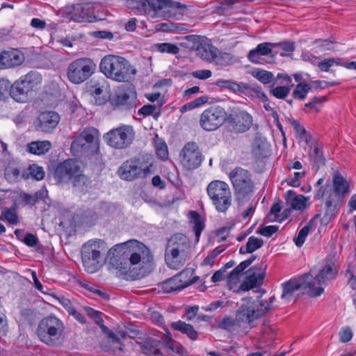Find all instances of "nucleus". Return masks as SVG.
Wrapping results in <instances>:
<instances>
[{"label": "nucleus", "instance_id": "obj_20", "mask_svg": "<svg viewBox=\"0 0 356 356\" xmlns=\"http://www.w3.org/2000/svg\"><path fill=\"white\" fill-rule=\"evenodd\" d=\"M95 129H85L72 143V147L81 148L83 151L96 152L99 143Z\"/></svg>", "mask_w": 356, "mask_h": 356}, {"label": "nucleus", "instance_id": "obj_48", "mask_svg": "<svg viewBox=\"0 0 356 356\" xmlns=\"http://www.w3.org/2000/svg\"><path fill=\"white\" fill-rule=\"evenodd\" d=\"M185 40L186 42H183L184 46L192 49H195L199 45V43L204 40L200 36L196 35H186Z\"/></svg>", "mask_w": 356, "mask_h": 356}, {"label": "nucleus", "instance_id": "obj_57", "mask_svg": "<svg viewBox=\"0 0 356 356\" xmlns=\"http://www.w3.org/2000/svg\"><path fill=\"white\" fill-rule=\"evenodd\" d=\"M277 230H278L277 227L274 226V225H269V226L261 227L260 229H259L257 231V233L259 234L262 236H266V237H270L273 234L277 232Z\"/></svg>", "mask_w": 356, "mask_h": 356}, {"label": "nucleus", "instance_id": "obj_10", "mask_svg": "<svg viewBox=\"0 0 356 356\" xmlns=\"http://www.w3.org/2000/svg\"><path fill=\"white\" fill-rule=\"evenodd\" d=\"M97 65L90 58L83 57L72 60L67 66V79L74 84H81L95 72Z\"/></svg>", "mask_w": 356, "mask_h": 356}, {"label": "nucleus", "instance_id": "obj_54", "mask_svg": "<svg viewBox=\"0 0 356 356\" xmlns=\"http://www.w3.org/2000/svg\"><path fill=\"white\" fill-rule=\"evenodd\" d=\"M287 122L293 128L296 137L306 130L304 126L302 125L298 120L293 118H289L287 119Z\"/></svg>", "mask_w": 356, "mask_h": 356}, {"label": "nucleus", "instance_id": "obj_14", "mask_svg": "<svg viewBox=\"0 0 356 356\" xmlns=\"http://www.w3.org/2000/svg\"><path fill=\"white\" fill-rule=\"evenodd\" d=\"M134 136L135 133L131 126L123 125L111 129L104 135V138L111 147L123 149L131 144Z\"/></svg>", "mask_w": 356, "mask_h": 356}, {"label": "nucleus", "instance_id": "obj_16", "mask_svg": "<svg viewBox=\"0 0 356 356\" xmlns=\"http://www.w3.org/2000/svg\"><path fill=\"white\" fill-rule=\"evenodd\" d=\"M225 117L226 112L222 107L211 106L201 114L200 124L206 131H214L224 123Z\"/></svg>", "mask_w": 356, "mask_h": 356}, {"label": "nucleus", "instance_id": "obj_33", "mask_svg": "<svg viewBox=\"0 0 356 356\" xmlns=\"http://www.w3.org/2000/svg\"><path fill=\"white\" fill-rule=\"evenodd\" d=\"M108 335L107 343L108 345H102V347L106 351H112L116 353L122 350V344L120 339L113 332L108 330V332H105Z\"/></svg>", "mask_w": 356, "mask_h": 356}, {"label": "nucleus", "instance_id": "obj_17", "mask_svg": "<svg viewBox=\"0 0 356 356\" xmlns=\"http://www.w3.org/2000/svg\"><path fill=\"white\" fill-rule=\"evenodd\" d=\"M195 50L199 57L216 65H222L224 64V61L229 60L232 58L229 54L220 52L216 47L204 40L199 43Z\"/></svg>", "mask_w": 356, "mask_h": 356}, {"label": "nucleus", "instance_id": "obj_28", "mask_svg": "<svg viewBox=\"0 0 356 356\" xmlns=\"http://www.w3.org/2000/svg\"><path fill=\"white\" fill-rule=\"evenodd\" d=\"M186 6L178 1L172 0H161V11L165 17H175L177 14H182Z\"/></svg>", "mask_w": 356, "mask_h": 356}, {"label": "nucleus", "instance_id": "obj_27", "mask_svg": "<svg viewBox=\"0 0 356 356\" xmlns=\"http://www.w3.org/2000/svg\"><path fill=\"white\" fill-rule=\"evenodd\" d=\"M276 44L271 42H263L259 44L256 48L250 50L248 55V60L255 64L264 63L262 56H268L272 53L273 47H275Z\"/></svg>", "mask_w": 356, "mask_h": 356}, {"label": "nucleus", "instance_id": "obj_46", "mask_svg": "<svg viewBox=\"0 0 356 356\" xmlns=\"http://www.w3.org/2000/svg\"><path fill=\"white\" fill-rule=\"evenodd\" d=\"M155 149L158 157L162 160H165L168 157V151L166 144L161 140H157L155 143Z\"/></svg>", "mask_w": 356, "mask_h": 356}, {"label": "nucleus", "instance_id": "obj_35", "mask_svg": "<svg viewBox=\"0 0 356 356\" xmlns=\"http://www.w3.org/2000/svg\"><path fill=\"white\" fill-rule=\"evenodd\" d=\"M189 216L191 218L190 222L193 225V231L197 238V241H198L199 237L204 228V222L200 214L196 211H191L189 212Z\"/></svg>", "mask_w": 356, "mask_h": 356}, {"label": "nucleus", "instance_id": "obj_55", "mask_svg": "<svg viewBox=\"0 0 356 356\" xmlns=\"http://www.w3.org/2000/svg\"><path fill=\"white\" fill-rule=\"evenodd\" d=\"M252 154L256 161L260 160L265 157L264 155V146L254 143L252 147Z\"/></svg>", "mask_w": 356, "mask_h": 356}, {"label": "nucleus", "instance_id": "obj_42", "mask_svg": "<svg viewBox=\"0 0 356 356\" xmlns=\"http://www.w3.org/2000/svg\"><path fill=\"white\" fill-rule=\"evenodd\" d=\"M254 76L264 84H268L273 81L274 79L273 74L266 70L254 71Z\"/></svg>", "mask_w": 356, "mask_h": 356}, {"label": "nucleus", "instance_id": "obj_2", "mask_svg": "<svg viewBox=\"0 0 356 356\" xmlns=\"http://www.w3.org/2000/svg\"><path fill=\"white\" fill-rule=\"evenodd\" d=\"M323 179H319L315 184L314 198L325 200V211L324 213H317L313 220L319 219L321 225H327L335 216L338 202L349 192V184L339 173L333 176V184H326L323 186Z\"/></svg>", "mask_w": 356, "mask_h": 356}, {"label": "nucleus", "instance_id": "obj_52", "mask_svg": "<svg viewBox=\"0 0 356 356\" xmlns=\"http://www.w3.org/2000/svg\"><path fill=\"white\" fill-rule=\"evenodd\" d=\"M161 288L165 293H170L181 289L176 284V279H170L161 284Z\"/></svg>", "mask_w": 356, "mask_h": 356}, {"label": "nucleus", "instance_id": "obj_1", "mask_svg": "<svg viewBox=\"0 0 356 356\" xmlns=\"http://www.w3.org/2000/svg\"><path fill=\"white\" fill-rule=\"evenodd\" d=\"M108 264L122 273H126L131 265H138L147 270L152 266L154 257L149 249L137 240H129L111 248L107 254Z\"/></svg>", "mask_w": 356, "mask_h": 356}, {"label": "nucleus", "instance_id": "obj_51", "mask_svg": "<svg viewBox=\"0 0 356 356\" xmlns=\"http://www.w3.org/2000/svg\"><path fill=\"white\" fill-rule=\"evenodd\" d=\"M290 90L289 86H277L271 90V93L278 99H284L289 95Z\"/></svg>", "mask_w": 356, "mask_h": 356}, {"label": "nucleus", "instance_id": "obj_22", "mask_svg": "<svg viewBox=\"0 0 356 356\" xmlns=\"http://www.w3.org/2000/svg\"><path fill=\"white\" fill-rule=\"evenodd\" d=\"M25 60L23 52L17 49L8 48L0 51V69H10L21 65Z\"/></svg>", "mask_w": 356, "mask_h": 356}, {"label": "nucleus", "instance_id": "obj_50", "mask_svg": "<svg viewBox=\"0 0 356 356\" xmlns=\"http://www.w3.org/2000/svg\"><path fill=\"white\" fill-rule=\"evenodd\" d=\"M309 225L303 227L298 232V236L294 238V242L298 247H301L305 243V238L309 232Z\"/></svg>", "mask_w": 356, "mask_h": 356}, {"label": "nucleus", "instance_id": "obj_6", "mask_svg": "<svg viewBox=\"0 0 356 356\" xmlns=\"http://www.w3.org/2000/svg\"><path fill=\"white\" fill-rule=\"evenodd\" d=\"M282 286L283 291L281 298L285 302L294 300L296 292L300 289H307V294L312 298L321 296L324 291V288L315 286V282L312 281V276L306 274L302 277L291 279L283 283Z\"/></svg>", "mask_w": 356, "mask_h": 356}, {"label": "nucleus", "instance_id": "obj_61", "mask_svg": "<svg viewBox=\"0 0 356 356\" xmlns=\"http://www.w3.org/2000/svg\"><path fill=\"white\" fill-rule=\"evenodd\" d=\"M12 85L6 79L0 80V99L4 97V95L11 90Z\"/></svg>", "mask_w": 356, "mask_h": 356}, {"label": "nucleus", "instance_id": "obj_26", "mask_svg": "<svg viewBox=\"0 0 356 356\" xmlns=\"http://www.w3.org/2000/svg\"><path fill=\"white\" fill-rule=\"evenodd\" d=\"M121 179L127 181H133L140 176V161L131 159L122 163L118 170Z\"/></svg>", "mask_w": 356, "mask_h": 356}, {"label": "nucleus", "instance_id": "obj_5", "mask_svg": "<svg viewBox=\"0 0 356 356\" xmlns=\"http://www.w3.org/2000/svg\"><path fill=\"white\" fill-rule=\"evenodd\" d=\"M99 70L106 77L118 82L127 81L136 74V70L127 60L113 54L106 55L102 58Z\"/></svg>", "mask_w": 356, "mask_h": 356}, {"label": "nucleus", "instance_id": "obj_29", "mask_svg": "<svg viewBox=\"0 0 356 356\" xmlns=\"http://www.w3.org/2000/svg\"><path fill=\"white\" fill-rule=\"evenodd\" d=\"M5 178L10 183H15L20 181L22 179H29V174L26 172L25 169H21L15 165H8L5 169Z\"/></svg>", "mask_w": 356, "mask_h": 356}, {"label": "nucleus", "instance_id": "obj_8", "mask_svg": "<svg viewBox=\"0 0 356 356\" xmlns=\"http://www.w3.org/2000/svg\"><path fill=\"white\" fill-rule=\"evenodd\" d=\"M107 248L106 242L101 239L90 240L82 245L81 259L88 273H93L99 269Z\"/></svg>", "mask_w": 356, "mask_h": 356}, {"label": "nucleus", "instance_id": "obj_30", "mask_svg": "<svg viewBox=\"0 0 356 356\" xmlns=\"http://www.w3.org/2000/svg\"><path fill=\"white\" fill-rule=\"evenodd\" d=\"M141 3L142 10H138L140 14H145L154 18L161 11V0H144Z\"/></svg>", "mask_w": 356, "mask_h": 356}, {"label": "nucleus", "instance_id": "obj_37", "mask_svg": "<svg viewBox=\"0 0 356 356\" xmlns=\"http://www.w3.org/2000/svg\"><path fill=\"white\" fill-rule=\"evenodd\" d=\"M0 220H6L10 225L19 223V218L15 207L11 208L4 207L2 209Z\"/></svg>", "mask_w": 356, "mask_h": 356}, {"label": "nucleus", "instance_id": "obj_62", "mask_svg": "<svg viewBox=\"0 0 356 356\" xmlns=\"http://www.w3.org/2000/svg\"><path fill=\"white\" fill-rule=\"evenodd\" d=\"M211 72L209 70H201L193 72L192 75L193 77L199 79H207L211 76Z\"/></svg>", "mask_w": 356, "mask_h": 356}, {"label": "nucleus", "instance_id": "obj_7", "mask_svg": "<svg viewBox=\"0 0 356 356\" xmlns=\"http://www.w3.org/2000/svg\"><path fill=\"white\" fill-rule=\"evenodd\" d=\"M54 177L58 182L67 183L72 181L74 186H82L88 181L83 174L81 162L76 159H69L59 163L54 172Z\"/></svg>", "mask_w": 356, "mask_h": 356}, {"label": "nucleus", "instance_id": "obj_31", "mask_svg": "<svg viewBox=\"0 0 356 356\" xmlns=\"http://www.w3.org/2000/svg\"><path fill=\"white\" fill-rule=\"evenodd\" d=\"M171 327L177 331L181 332L183 334H185L188 336L189 339L191 340H196L198 337V333L193 327L185 323L182 321H178L177 322H173L171 323Z\"/></svg>", "mask_w": 356, "mask_h": 356}, {"label": "nucleus", "instance_id": "obj_4", "mask_svg": "<svg viewBox=\"0 0 356 356\" xmlns=\"http://www.w3.org/2000/svg\"><path fill=\"white\" fill-rule=\"evenodd\" d=\"M65 327L58 317L51 315L43 318L36 328L39 340L50 347H59L65 339Z\"/></svg>", "mask_w": 356, "mask_h": 356}, {"label": "nucleus", "instance_id": "obj_21", "mask_svg": "<svg viewBox=\"0 0 356 356\" xmlns=\"http://www.w3.org/2000/svg\"><path fill=\"white\" fill-rule=\"evenodd\" d=\"M63 16L70 20L76 22H90L92 18V11L89 5L78 3L67 6L63 12Z\"/></svg>", "mask_w": 356, "mask_h": 356}, {"label": "nucleus", "instance_id": "obj_23", "mask_svg": "<svg viewBox=\"0 0 356 356\" xmlns=\"http://www.w3.org/2000/svg\"><path fill=\"white\" fill-rule=\"evenodd\" d=\"M60 115L55 111H44L37 118L35 128L38 131L49 133L58 124Z\"/></svg>", "mask_w": 356, "mask_h": 356}, {"label": "nucleus", "instance_id": "obj_49", "mask_svg": "<svg viewBox=\"0 0 356 356\" xmlns=\"http://www.w3.org/2000/svg\"><path fill=\"white\" fill-rule=\"evenodd\" d=\"M157 49L161 53H169L177 54L179 51V48L171 43H161L156 44Z\"/></svg>", "mask_w": 356, "mask_h": 356}, {"label": "nucleus", "instance_id": "obj_47", "mask_svg": "<svg viewBox=\"0 0 356 356\" xmlns=\"http://www.w3.org/2000/svg\"><path fill=\"white\" fill-rule=\"evenodd\" d=\"M243 271L238 265L234 268L228 277V285L232 289L239 282V275Z\"/></svg>", "mask_w": 356, "mask_h": 356}, {"label": "nucleus", "instance_id": "obj_45", "mask_svg": "<svg viewBox=\"0 0 356 356\" xmlns=\"http://www.w3.org/2000/svg\"><path fill=\"white\" fill-rule=\"evenodd\" d=\"M307 199L302 195L293 197L290 202L291 209L294 210H302L306 206Z\"/></svg>", "mask_w": 356, "mask_h": 356}, {"label": "nucleus", "instance_id": "obj_36", "mask_svg": "<svg viewBox=\"0 0 356 356\" xmlns=\"http://www.w3.org/2000/svg\"><path fill=\"white\" fill-rule=\"evenodd\" d=\"M218 85L229 89L234 92L243 93L248 89V86L243 83H237L231 80H220L218 81Z\"/></svg>", "mask_w": 356, "mask_h": 356}, {"label": "nucleus", "instance_id": "obj_19", "mask_svg": "<svg viewBox=\"0 0 356 356\" xmlns=\"http://www.w3.org/2000/svg\"><path fill=\"white\" fill-rule=\"evenodd\" d=\"M266 266V265L261 264L250 268L245 273V278L241 284L239 289L243 291H246L253 288L260 286L264 282Z\"/></svg>", "mask_w": 356, "mask_h": 356}, {"label": "nucleus", "instance_id": "obj_56", "mask_svg": "<svg viewBox=\"0 0 356 356\" xmlns=\"http://www.w3.org/2000/svg\"><path fill=\"white\" fill-rule=\"evenodd\" d=\"M339 340L342 343H346L351 340L353 338V332L348 327H343L339 333Z\"/></svg>", "mask_w": 356, "mask_h": 356}, {"label": "nucleus", "instance_id": "obj_13", "mask_svg": "<svg viewBox=\"0 0 356 356\" xmlns=\"http://www.w3.org/2000/svg\"><path fill=\"white\" fill-rule=\"evenodd\" d=\"M229 177L238 200L244 199L254 191V184L248 170L236 167L230 171Z\"/></svg>", "mask_w": 356, "mask_h": 356}, {"label": "nucleus", "instance_id": "obj_63", "mask_svg": "<svg viewBox=\"0 0 356 356\" xmlns=\"http://www.w3.org/2000/svg\"><path fill=\"white\" fill-rule=\"evenodd\" d=\"M129 99L130 96L127 92H120L117 95L116 102L119 105L127 106L129 104Z\"/></svg>", "mask_w": 356, "mask_h": 356}, {"label": "nucleus", "instance_id": "obj_12", "mask_svg": "<svg viewBox=\"0 0 356 356\" xmlns=\"http://www.w3.org/2000/svg\"><path fill=\"white\" fill-rule=\"evenodd\" d=\"M270 303L264 300L248 301L238 309L236 316L240 325L254 326V321L263 316L269 309Z\"/></svg>", "mask_w": 356, "mask_h": 356}, {"label": "nucleus", "instance_id": "obj_24", "mask_svg": "<svg viewBox=\"0 0 356 356\" xmlns=\"http://www.w3.org/2000/svg\"><path fill=\"white\" fill-rule=\"evenodd\" d=\"M337 271L338 268L335 264H326L318 273H316L314 269H311L306 275L312 276V281L315 282V286L323 288V286L325 282L333 279Z\"/></svg>", "mask_w": 356, "mask_h": 356}, {"label": "nucleus", "instance_id": "obj_41", "mask_svg": "<svg viewBox=\"0 0 356 356\" xmlns=\"http://www.w3.org/2000/svg\"><path fill=\"white\" fill-rule=\"evenodd\" d=\"M310 90L311 86L309 84L300 83L293 91V96L296 99H304Z\"/></svg>", "mask_w": 356, "mask_h": 356}, {"label": "nucleus", "instance_id": "obj_25", "mask_svg": "<svg viewBox=\"0 0 356 356\" xmlns=\"http://www.w3.org/2000/svg\"><path fill=\"white\" fill-rule=\"evenodd\" d=\"M136 342L140 345L143 352L152 356H163V344L160 341L150 337H136Z\"/></svg>", "mask_w": 356, "mask_h": 356}, {"label": "nucleus", "instance_id": "obj_32", "mask_svg": "<svg viewBox=\"0 0 356 356\" xmlns=\"http://www.w3.org/2000/svg\"><path fill=\"white\" fill-rule=\"evenodd\" d=\"M51 147V143L49 140L33 141L28 144L27 151L36 155L44 154Z\"/></svg>", "mask_w": 356, "mask_h": 356}, {"label": "nucleus", "instance_id": "obj_3", "mask_svg": "<svg viewBox=\"0 0 356 356\" xmlns=\"http://www.w3.org/2000/svg\"><path fill=\"white\" fill-rule=\"evenodd\" d=\"M191 245L187 236L181 234L172 236L168 241L165 260L167 266L175 270L180 269L190 258Z\"/></svg>", "mask_w": 356, "mask_h": 356}, {"label": "nucleus", "instance_id": "obj_53", "mask_svg": "<svg viewBox=\"0 0 356 356\" xmlns=\"http://www.w3.org/2000/svg\"><path fill=\"white\" fill-rule=\"evenodd\" d=\"M140 175H143L144 177H146L154 172L155 168L153 163H142L140 161Z\"/></svg>", "mask_w": 356, "mask_h": 356}, {"label": "nucleus", "instance_id": "obj_34", "mask_svg": "<svg viewBox=\"0 0 356 356\" xmlns=\"http://www.w3.org/2000/svg\"><path fill=\"white\" fill-rule=\"evenodd\" d=\"M263 245L264 241L261 238L252 236L248 238L246 244L240 248L239 252L241 254L252 253L261 248Z\"/></svg>", "mask_w": 356, "mask_h": 356}, {"label": "nucleus", "instance_id": "obj_38", "mask_svg": "<svg viewBox=\"0 0 356 356\" xmlns=\"http://www.w3.org/2000/svg\"><path fill=\"white\" fill-rule=\"evenodd\" d=\"M84 310L88 316L92 318L100 327L103 332H108V328L104 324V320L102 318L100 312L89 307H84Z\"/></svg>", "mask_w": 356, "mask_h": 356}, {"label": "nucleus", "instance_id": "obj_9", "mask_svg": "<svg viewBox=\"0 0 356 356\" xmlns=\"http://www.w3.org/2000/svg\"><path fill=\"white\" fill-rule=\"evenodd\" d=\"M207 194L216 210L225 213L232 203V195L229 185L222 181L215 180L209 184Z\"/></svg>", "mask_w": 356, "mask_h": 356}, {"label": "nucleus", "instance_id": "obj_40", "mask_svg": "<svg viewBox=\"0 0 356 356\" xmlns=\"http://www.w3.org/2000/svg\"><path fill=\"white\" fill-rule=\"evenodd\" d=\"M341 65L342 60L339 58H326L323 60L318 62L317 66L323 72H328L330 68L333 65Z\"/></svg>", "mask_w": 356, "mask_h": 356}, {"label": "nucleus", "instance_id": "obj_39", "mask_svg": "<svg viewBox=\"0 0 356 356\" xmlns=\"http://www.w3.org/2000/svg\"><path fill=\"white\" fill-rule=\"evenodd\" d=\"M241 325L237 321L236 316L235 318L230 316L224 317L220 322L218 323V327L222 330H225L229 332H232L236 327H240Z\"/></svg>", "mask_w": 356, "mask_h": 356}, {"label": "nucleus", "instance_id": "obj_11", "mask_svg": "<svg viewBox=\"0 0 356 356\" xmlns=\"http://www.w3.org/2000/svg\"><path fill=\"white\" fill-rule=\"evenodd\" d=\"M41 81V75L36 71H31L15 81L10 95L17 102H25L29 93L35 90Z\"/></svg>", "mask_w": 356, "mask_h": 356}, {"label": "nucleus", "instance_id": "obj_44", "mask_svg": "<svg viewBox=\"0 0 356 356\" xmlns=\"http://www.w3.org/2000/svg\"><path fill=\"white\" fill-rule=\"evenodd\" d=\"M254 0H222L218 8V13L222 14L233 8L234 4L241 1H253Z\"/></svg>", "mask_w": 356, "mask_h": 356}, {"label": "nucleus", "instance_id": "obj_60", "mask_svg": "<svg viewBox=\"0 0 356 356\" xmlns=\"http://www.w3.org/2000/svg\"><path fill=\"white\" fill-rule=\"evenodd\" d=\"M198 310L199 307L197 305L187 307L186 308L184 318H186L187 321L193 320L197 316Z\"/></svg>", "mask_w": 356, "mask_h": 356}, {"label": "nucleus", "instance_id": "obj_18", "mask_svg": "<svg viewBox=\"0 0 356 356\" xmlns=\"http://www.w3.org/2000/svg\"><path fill=\"white\" fill-rule=\"evenodd\" d=\"M253 124L251 114L246 111L234 108L229 117V124L236 132L244 133L249 130Z\"/></svg>", "mask_w": 356, "mask_h": 356}, {"label": "nucleus", "instance_id": "obj_58", "mask_svg": "<svg viewBox=\"0 0 356 356\" xmlns=\"http://www.w3.org/2000/svg\"><path fill=\"white\" fill-rule=\"evenodd\" d=\"M157 108L156 105H144L142 106L138 111V115H142L143 116H148L152 115Z\"/></svg>", "mask_w": 356, "mask_h": 356}, {"label": "nucleus", "instance_id": "obj_64", "mask_svg": "<svg viewBox=\"0 0 356 356\" xmlns=\"http://www.w3.org/2000/svg\"><path fill=\"white\" fill-rule=\"evenodd\" d=\"M151 319L154 323L159 326H163L164 325V318L159 312H152L151 314Z\"/></svg>", "mask_w": 356, "mask_h": 356}, {"label": "nucleus", "instance_id": "obj_43", "mask_svg": "<svg viewBox=\"0 0 356 356\" xmlns=\"http://www.w3.org/2000/svg\"><path fill=\"white\" fill-rule=\"evenodd\" d=\"M29 174V178L32 177L36 180H42L44 177V171L42 167L33 164L26 170Z\"/></svg>", "mask_w": 356, "mask_h": 356}, {"label": "nucleus", "instance_id": "obj_15", "mask_svg": "<svg viewBox=\"0 0 356 356\" xmlns=\"http://www.w3.org/2000/svg\"><path fill=\"white\" fill-rule=\"evenodd\" d=\"M203 159L204 156L195 142L187 143L179 154L180 165L187 171L199 168Z\"/></svg>", "mask_w": 356, "mask_h": 356}, {"label": "nucleus", "instance_id": "obj_59", "mask_svg": "<svg viewBox=\"0 0 356 356\" xmlns=\"http://www.w3.org/2000/svg\"><path fill=\"white\" fill-rule=\"evenodd\" d=\"M145 97L151 102H157L158 107H161L163 104V101L161 99V95L160 92L146 93Z\"/></svg>", "mask_w": 356, "mask_h": 356}]
</instances>
